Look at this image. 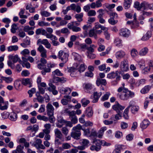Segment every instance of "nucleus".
Here are the masks:
<instances>
[{"label": "nucleus", "instance_id": "obj_1", "mask_svg": "<svg viewBox=\"0 0 153 153\" xmlns=\"http://www.w3.org/2000/svg\"><path fill=\"white\" fill-rule=\"evenodd\" d=\"M41 44L44 45L45 47L48 49H49L51 48V44L48 42V40L46 39L42 40L41 39H39L37 41V44L39 45L37 50L40 53L41 56L43 58H47V51L44 47L41 45Z\"/></svg>", "mask_w": 153, "mask_h": 153}, {"label": "nucleus", "instance_id": "obj_2", "mask_svg": "<svg viewBox=\"0 0 153 153\" xmlns=\"http://www.w3.org/2000/svg\"><path fill=\"white\" fill-rule=\"evenodd\" d=\"M132 101H130L129 102V105L125 109V119L128 120L129 119L128 113L129 109L130 107L131 108V111L133 114H135L138 111L139 108L137 106H132Z\"/></svg>", "mask_w": 153, "mask_h": 153}, {"label": "nucleus", "instance_id": "obj_3", "mask_svg": "<svg viewBox=\"0 0 153 153\" xmlns=\"http://www.w3.org/2000/svg\"><path fill=\"white\" fill-rule=\"evenodd\" d=\"M76 63L74 64V66H76V68H74V67H71L70 69V71L71 72V75L72 76H75L74 75V73H76L77 72L79 71V72H83L86 68V66H85L84 64H82L80 65L79 67L77 68L78 66L77 65Z\"/></svg>", "mask_w": 153, "mask_h": 153}, {"label": "nucleus", "instance_id": "obj_4", "mask_svg": "<svg viewBox=\"0 0 153 153\" xmlns=\"http://www.w3.org/2000/svg\"><path fill=\"white\" fill-rule=\"evenodd\" d=\"M58 56L59 59L64 63H66L68 61L69 54L61 50L58 53Z\"/></svg>", "mask_w": 153, "mask_h": 153}, {"label": "nucleus", "instance_id": "obj_5", "mask_svg": "<svg viewBox=\"0 0 153 153\" xmlns=\"http://www.w3.org/2000/svg\"><path fill=\"white\" fill-rule=\"evenodd\" d=\"M94 29L95 30L97 33L100 34L102 32V30H108V28L102 26L98 22H96L95 24V26L93 27Z\"/></svg>", "mask_w": 153, "mask_h": 153}, {"label": "nucleus", "instance_id": "obj_6", "mask_svg": "<svg viewBox=\"0 0 153 153\" xmlns=\"http://www.w3.org/2000/svg\"><path fill=\"white\" fill-rule=\"evenodd\" d=\"M47 114L48 116H53L54 115V108L50 103H48L46 106Z\"/></svg>", "mask_w": 153, "mask_h": 153}, {"label": "nucleus", "instance_id": "obj_7", "mask_svg": "<svg viewBox=\"0 0 153 153\" xmlns=\"http://www.w3.org/2000/svg\"><path fill=\"white\" fill-rule=\"evenodd\" d=\"M69 10H72L75 11L77 13H79L81 12V8L80 7L79 5H76L75 4H72L70 6L67 7Z\"/></svg>", "mask_w": 153, "mask_h": 153}, {"label": "nucleus", "instance_id": "obj_8", "mask_svg": "<svg viewBox=\"0 0 153 153\" xmlns=\"http://www.w3.org/2000/svg\"><path fill=\"white\" fill-rule=\"evenodd\" d=\"M141 8H143L144 10H145L149 9L150 10H153V5L149 4L148 2L146 1H144L141 3Z\"/></svg>", "mask_w": 153, "mask_h": 153}, {"label": "nucleus", "instance_id": "obj_9", "mask_svg": "<svg viewBox=\"0 0 153 153\" xmlns=\"http://www.w3.org/2000/svg\"><path fill=\"white\" fill-rule=\"evenodd\" d=\"M134 96V92L129 90L127 88H125V100L132 98Z\"/></svg>", "mask_w": 153, "mask_h": 153}, {"label": "nucleus", "instance_id": "obj_10", "mask_svg": "<svg viewBox=\"0 0 153 153\" xmlns=\"http://www.w3.org/2000/svg\"><path fill=\"white\" fill-rule=\"evenodd\" d=\"M118 71H116L115 72H112L107 75V77L108 78L112 79L115 78L117 76L116 80H119L120 79V77L118 75Z\"/></svg>", "mask_w": 153, "mask_h": 153}, {"label": "nucleus", "instance_id": "obj_11", "mask_svg": "<svg viewBox=\"0 0 153 153\" xmlns=\"http://www.w3.org/2000/svg\"><path fill=\"white\" fill-rule=\"evenodd\" d=\"M124 108V107L120 105L117 101L115 102V104L112 106V108L117 113L120 112V111L123 110Z\"/></svg>", "mask_w": 153, "mask_h": 153}, {"label": "nucleus", "instance_id": "obj_12", "mask_svg": "<svg viewBox=\"0 0 153 153\" xmlns=\"http://www.w3.org/2000/svg\"><path fill=\"white\" fill-rule=\"evenodd\" d=\"M49 87L48 88V90L50 92H52V94L56 95L57 94L58 91L56 90V86L53 85L51 83H49L48 84Z\"/></svg>", "mask_w": 153, "mask_h": 153}, {"label": "nucleus", "instance_id": "obj_13", "mask_svg": "<svg viewBox=\"0 0 153 153\" xmlns=\"http://www.w3.org/2000/svg\"><path fill=\"white\" fill-rule=\"evenodd\" d=\"M81 134L80 131H72L71 133V136L74 139L78 140L79 139Z\"/></svg>", "mask_w": 153, "mask_h": 153}, {"label": "nucleus", "instance_id": "obj_14", "mask_svg": "<svg viewBox=\"0 0 153 153\" xmlns=\"http://www.w3.org/2000/svg\"><path fill=\"white\" fill-rule=\"evenodd\" d=\"M72 89L69 88H61L59 89V91L62 94H69L71 92Z\"/></svg>", "mask_w": 153, "mask_h": 153}, {"label": "nucleus", "instance_id": "obj_15", "mask_svg": "<svg viewBox=\"0 0 153 153\" xmlns=\"http://www.w3.org/2000/svg\"><path fill=\"white\" fill-rule=\"evenodd\" d=\"M102 94V92L98 93L97 92H95L94 93V99L93 100V103H96L97 102L99 98Z\"/></svg>", "mask_w": 153, "mask_h": 153}, {"label": "nucleus", "instance_id": "obj_16", "mask_svg": "<svg viewBox=\"0 0 153 153\" xmlns=\"http://www.w3.org/2000/svg\"><path fill=\"white\" fill-rule=\"evenodd\" d=\"M120 70L119 73L123 76V79H124V61H122L120 65Z\"/></svg>", "mask_w": 153, "mask_h": 153}, {"label": "nucleus", "instance_id": "obj_17", "mask_svg": "<svg viewBox=\"0 0 153 153\" xmlns=\"http://www.w3.org/2000/svg\"><path fill=\"white\" fill-rule=\"evenodd\" d=\"M96 84L98 86H99L100 85H105L107 82L106 80L105 79L98 78L96 81Z\"/></svg>", "mask_w": 153, "mask_h": 153}, {"label": "nucleus", "instance_id": "obj_18", "mask_svg": "<svg viewBox=\"0 0 153 153\" xmlns=\"http://www.w3.org/2000/svg\"><path fill=\"white\" fill-rule=\"evenodd\" d=\"M85 113L88 117H91L93 115V111L92 107H89L87 108L85 111Z\"/></svg>", "mask_w": 153, "mask_h": 153}, {"label": "nucleus", "instance_id": "obj_19", "mask_svg": "<svg viewBox=\"0 0 153 153\" xmlns=\"http://www.w3.org/2000/svg\"><path fill=\"white\" fill-rule=\"evenodd\" d=\"M24 148L23 145H19L17 146L16 150L12 151V153H24L22 150Z\"/></svg>", "mask_w": 153, "mask_h": 153}, {"label": "nucleus", "instance_id": "obj_20", "mask_svg": "<svg viewBox=\"0 0 153 153\" xmlns=\"http://www.w3.org/2000/svg\"><path fill=\"white\" fill-rule=\"evenodd\" d=\"M55 137L58 138L61 140L62 139V134L61 131L58 128H56L54 131Z\"/></svg>", "mask_w": 153, "mask_h": 153}, {"label": "nucleus", "instance_id": "obj_21", "mask_svg": "<svg viewBox=\"0 0 153 153\" xmlns=\"http://www.w3.org/2000/svg\"><path fill=\"white\" fill-rule=\"evenodd\" d=\"M150 122L148 120H144L140 124L141 128L144 129L146 128L149 125Z\"/></svg>", "mask_w": 153, "mask_h": 153}, {"label": "nucleus", "instance_id": "obj_22", "mask_svg": "<svg viewBox=\"0 0 153 153\" xmlns=\"http://www.w3.org/2000/svg\"><path fill=\"white\" fill-rule=\"evenodd\" d=\"M72 54L74 57V59L75 60L79 62V63H81L82 62V59L78 54L75 52H74L72 53Z\"/></svg>", "mask_w": 153, "mask_h": 153}, {"label": "nucleus", "instance_id": "obj_23", "mask_svg": "<svg viewBox=\"0 0 153 153\" xmlns=\"http://www.w3.org/2000/svg\"><path fill=\"white\" fill-rule=\"evenodd\" d=\"M95 30L93 29H92L91 30H89V36L90 37H94V39H97V36L96 32H95Z\"/></svg>", "mask_w": 153, "mask_h": 153}, {"label": "nucleus", "instance_id": "obj_24", "mask_svg": "<svg viewBox=\"0 0 153 153\" xmlns=\"http://www.w3.org/2000/svg\"><path fill=\"white\" fill-rule=\"evenodd\" d=\"M124 56V53L123 51H120L117 52L115 54L116 57L117 59H120L123 58Z\"/></svg>", "mask_w": 153, "mask_h": 153}, {"label": "nucleus", "instance_id": "obj_25", "mask_svg": "<svg viewBox=\"0 0 153 153\" xmlns=\"http://www.w3.org/2000/svg\"><path fill=\"white\" fill-rule=\"evenodd\" d=\"M152 34L151 32L148 31L146 34L142 37L141 40L143 41L147 40L152 36Z\"/></svg>", "mask_w": 153, "mask_h": 153}, {"label": "nucleus", "instance_id": "obj_26", "mask_svg": "<svg viewBox=\"0 0 153 153\" xmlns=\"http://www.w3.org/2000/svg\"><path fill=\"white\" fill-rule=\"evenodd\" d=\"M151 88V86L149 85H146L141 89L140 92L141 93L143 94L147 93L149 91Z\"/></svg>", "mask_w": 153, "mask_h": 153}, {"label": "nucleus", "instance_id": "obj_27", "mask_svg": "<svg viewBox=\"0 0 153 153\" xmlns=\"http://www.w3.org/2000/svg\"><path fill=\"white\" fill-rule=\"evenodd\" d=\"M9 59H11L13 63H16L19 59V56L17 55L13 56L12 55H10L8 56Z\"/></svg>", "mask_w": 153, "mask_h": 153}, {"label": "nucleus", "instance_id": "obj_28", "mask_svg": "<svg viewBox=\"0 0 153 153\" xmlns=\"http://www.w3.org/2000/svg\"><path fill=\"white\" fill-rule=\"evenodd\" d=\"M22 84L24 85H28L29 87H32V83L30 81V80L28 78L25 79H23L22 82Z\"/></svg>", "mask_w": 153, "mask_h": 153}, {"label": "nucleus", "instance_id": "obj_29", "mask_svg": "<svg viewBox=\"0 0 153 153\" xmlns=\"http://www.w3.org/2000/svg\"><path fill=\"white\" fill-rule=\"evenodd\" d=\"M9 119L12 121H14L16 120L17 118V114L14 112H11L9 114Z\"/></svg>", "mask_w": 153, "mask_h": 153}, {"label": "nucleus", "instance_id": "obj_30", "mask_svg": "<svg viewBox=\"0 0 153 153\" xmlns=\"http://www.w3.org/2000/svg\"><path fill=\"white\" fill-rule=\"evenodd\" d=\"M148 49L146 47H145L140 51L139 54L140 56H144L148 52Z\"/></svg>", "mask_w": 153, "mask_h": 153}, {"label": "nucleus", "instance_id": "obj_31", "mask_svg": "<svg viewBox=\"0 0 153 153\" xmlns=\"http://www.w3.org/2000/svg\"><path fill=\"white\" fill-rule=\"evenodd\" d=\"M80 143L81 144L86 147L88 146V145L89 143V141L87 139H82L80 140Z\"/></svg>", "mask_w": 153, "mask_h": 153}, {"label": "nucleus", "instance_id": "obj_32", "mask_svg": "<svg viewBox=\"0 0 153 153\" xmlns=\"http://www.w3.org/2000/svg\"><path fill=\"white\" fill-rule=\"evenodd\" d=\"M146 80L144 79H142L138 80L135 84L137 86H139L140 85H143L146 83Z\"/></svg>", "mask_w": 153, "mask_h": 153}, {"label": "nucleus", "instance_id": "obj_33", "mask_svg": "<svg viewBox=\"0 0 153 153\" xmlns=\"http://www.w3.org/2000/svg\"><path fill=\"white\" fill-rule=\"evenodd\" d=\"M19 49L18 46L17 45H12L9 46L7 48L8 51H17Z\"/></svg>", "mask_w": 153, "mask_h": 153}, {"label": "nucleus", "instance_id": "obj_34", "mask_svg": "<svg viewBox=\"0 0 153 153\" xmlns=\"http://www.w3.org/2000/svg\"><path fill=\"white\" fill-rule=\"evenodd\" d=\"M93 142L95 143V146L96 147H98L99 150L100 151L101 149V144L100 143V140H94Z\"/></svg>", "mask_w": 153, "mask_h": 153}, {"label": "nucleus", "instance_id": "obj_35", "mask_svg": "<svg viewBox=\"0 0 153 153\" xmlns=\"http://www.w3.org/2000/svg\"><path fill=\"white\" fill-rule=\"evenodd\" d=\"M25 10L21 9L19 13V15L21 19H27V16L25 15H24Z\"/></svg>", "mask_w": 153, "mask_h": 153}, {"label": "nucleus", "instance_id": "obj_36", "mask_svg": "<svg viewBox=\"0 0 153 153\" xmlns=\"http://www.w3.org/2000/svg\"><path fill=\"white\" fill-rule=\"evenodd\" d=\"M111 94L110 92H107L101 98V100L102 101H105L106 100H107L109 96H110Z\"/></svg>", "mask_w": 153, "mask_h": 153}, {"label": "nucleus", "instance_id": "obj_37", "mask_svg": "<svg viewBox=\"0 0 153 153\" xmlns=\"http://www.w3.org/2000/svg\"><path fill=\"white\" fill-rule=\"evenodd\" d=\"M132 2V0H125V9H128L130 7Z\"/></svg>", "mask_w": 153, "mask_h": 153}, {"label": "nucleus", "instance_id": "obj_38", "mask_svg": "<svg viewBox=\"0 0 153 153\" xmlns=\"http://www.w3.org/2000/svg\"><path fill=\"white\" fill-rule=\"evenodd\" d=\"M82 126L80 124H78L76 126L73 128L72 131H80V130L81 129L82 130Z\"/></svg>", "mask_w": 153, "mask_h": 153}, {"label": "nucleus", "instance_id": "obj_39", "mask_svg": "<svg viewBox=\"0 0 153 153\" xmlns=\"http://www.w3.org/2000/svg\"><path fill=\"white\" fill-rule=\"evenodd\" d=\"M37 118L39 120H42L45 121H47L48 120V118L47 117L45 116H42L40 115H38L37 116Z\"/></svg>", "mask_w": 153, "mask_h": 153}, {"label": "nucleus", "instance_id": "obj_40", "mask_svg": "<svg viewBox=\"0 0 153 153\" xmlns=\"http://www.w3.org/2000/svg\"><path fill=\"white\" fill-rule=\"evenodd\" d=\"M114 43L117 46L119 47L122 45V40L118 38H117L115 39Z\"/></svg>", "mask_w": 153, "mask_h": 153}, {"label": "nucleus", "instance_id": "obj_41", "mask_svg": "<svg viewBox=\"0 0 153 153\" xmlns=\"http://www.w3.org/2000/svg\"><path fill=\"white\" fill-rule=\"evenodd\" d=\"M83 16V13H82L79 14H77L75 15V17L76 18L78 21L79 22L82 21V18Z\"/></svg>", "mask_w": 153, "mask_h": 153}, {"label": "nucleus", "instance_id": "obj_42", "mask_svg": "<svg viewBox=\"0 0 153 153\" xmlns=\"http://www.w3.org/2000/svg\"><path fill=\"white\" fill-rule=\"evenodd\" d=\"M87 46L85 44L81 43L78 49L82 51H85L86 49Z\"/></svg>", "mask_w": 153, "mask_h": 153}, {"label": "nucleus", "instance_id": "obj_43", "mask_svg": "<svg viewBox=\"0 0 153 153\" xmlns=\"http://www.w3.org/2000/svg\"><path fill=\"white\" fill-rule=\"evenodd\" d=\"M30 52L29 50L27 49H25L20 52V54L22 55L25 56L29 54Z\"/></svg>", "mask_w": 153, "mask_h": 153}, {"label": "nucleus", "instance_id": "obj_44", "mask_svg": "<svg viewBox=\"0 0 153 153\" xmlns=\"http://www.w3.org/2000/svg\"><path fill=\"white\" fill-rule=\"evenodd\" d=\"M2 79L6 83H10L13 81V78L10 77H3Z\"/></svg>", "mask_w": 153, "mask_h": 153}, {"label": "nucleus", "instance_id": "obj_45", "mask_svg": "<svg viewBox=\"0 0 153 153\" xmlns=\"http://www.w3.org/2000/svg\"><path fill=\"white\" fill-rule=\"evenodd\" d=\"M141 4L138 1H136L134 3V7L136 8L137 10H140L141 9Z\"/></svg>", "mask_w": 153, "mask_h": 153}, {"label": "nucleus", "instance_id": "obj_46", "mask_svg": "<svg viewBox=\"0 0 153 153\" xmlns=\"http://www.w3.org/2000/svg\"><path fill=\"white\" fill-rule=\"evenodd\" d=\"M110 17V18L108 20V22L110 24L112 25H114L117 23L118 21L117 20H114V19L112 17Z\"/></svg>", "mask_w": 153, "mask_h": 153}, {"label": "nucleus", "instance_id": "obj_47", "mask_svg": "<svg viewBox=\"0 0 153 153\" xmlns=\"http://www.w3.org/2000/svg\"><path fill=\"white\" fill-rule=\"evenodd\" d=\"M82 105L84 107L86 106L89 103L90 101L89 100H87L85 98L83 99L81 101Z\"/></svg>", "mask_w": 153, "mask_h": 153}, {"label": "nucleus", "instance_id": "obj_48", "mask_svg": "<svg viewBox=\"0 0 153 153\" xmlns=\"http://www.w3.org/2000/svg\"><path fill=\"white\" fill-rule=\"evenodd\" d=\"M18 29L17 26L15 24H13L11 26V31L13 33H15L16 30Z\"/></svg>", "mask_w": 153, "mask_h": 153}, {"label": "nucleus", "instance_id": "obj_49", "mask_svg": "<svg viewBox=\"0 0 153 153\" xmlns=\"http://www.w3.org/2000/svg\"><path fill=\"white\" fill-rule=\"evenodd\" d=\"M53 75H56L57 76H63L62 73L58 69H56L53 72Z\"/></svg>", "mask_w": 153, "mask_h": 153}, {"label": "nucleus", "instance_id": "obj_50", "mask_svg": "<svg viewBox=\"0 0 153 153\" xmlns=\"http://www.w3.org/2000/svg\"><path fill=\"white\" fill-rule=\"evenodd\" d=\"M14 86L16 89L19 88L21 85V82L19 80H16L14 82Z\"/></svg>", "mask_w": 153, "mask_h": 153}, {"label": "nucleus", "instance_id": "obj_51", "mask_svg": "<svg viewBox=\"0 0 153 153\" xmlns=\"http://www.w3.org/2000/svg\"><path fill=\"white\" fill-rule=\"evenodd\" d=\"M123 146L121 145H118L117 148L114 150L112 153H120V150Z\"/></svg>", "mask_w": 153, "mask_h": 153}, {"label": "nucleus", "instance_id": "obj_52", "mask_svg": "<svg viewBox=\"0 0 153 153\" xmlns=\"http://www.w3.org/2000/svg\"><path fill=\"white\" fill-rule=\"evenodd\" d=\"M62 133L65 136H67L69 132V130L66 127H64L62 128L61 129Z\"/></svg>", "mask_w": 153, "mask_h": 153}, {"label": "nucleus", "instance_id": "obj_53", "mask_svg": "<svg viewBox=\"0 0 153 153\" xmlns=\"http://www.w3.org/2000/svg\"><path fill=\"white\" fill-rule=\"evenodd\" d=\"M38 25L41 27H43L44 26H50V24L48 22H45L44 21H41L38 22Z\"/></svg>", "mask_w": 153, "mask_h": 153}, {"label": "nucleus", "instance_id": "obj_54", "mask_svg": "<svg viewBox=\"0 0 153 153\" xmlns=\"http://www.w3.org/2000/svg\"><path fill=\"white\" fill-rule=\"evenodd\" d=\"M36 92V88H32L30 90L28 91V93L29 94V96L30 97H31L33 96V94L35 93Z\"/></svg>", "mask_w": 153, "mask_h": 153}, {"label": "nucleus", "instance_id": "obj_55", "mask_svg": "<svg viewBox=\"0 0 153 153\" xmlns=\"http://www.w3.org/2000/svg\"><path fill=\"white\" fill-rule=\"evenodd\" d=\"M123 136V134L122 132L119 131H116L115 133V136L117 138H120Z\"/></svg>", "mask_w": 153, "mask_h": 153}, {"label": "nucleus", "instance_id": "obj_56", "mask_svg": "<svg viewBox=\"0 0 153 153\" xmlns=\"http://www.w3.org/2000/svg\"><path fill=\"white\" fill-rule=\"evenodd\" d=\"M96 12L94 10H89L88 13V15L89 16H95L96 15Z\"/></svg>", "mask_w": 153, "mask_h": 153}, {"label": "nucleus", "instance_id": "obj_57", "mask_svg": "<svg viewBox=\"0 0 153 153\" xmlns=\"http://www.w3.org/2000/svg\"><path fill=\"white\" fill-rule=\"evenodd\" d=\"M62 147L64 149H68L71 148L70 145L68 143H64L62 144Z\"/></svg>", "mask_w": 153, "mask_h": 153}, {"label": "nucleus", "instance_id": "obj_58", "mask_svg": "<svg viewBox=\"0 0 153 153\" xmlns=\"http://www.w3.org/2000/svg\"><path fill=\"white\" fill-rule=\"evenodd\" d=\"M40 13L42 16L46 17H48L51 15V13H50L45 11H43L41 12Z\"/></svg>", "mask_w": 153, "mask_h": 153}, {"label": "nucleus", "instance_id": "obj_59", "mask_svg": "<svg viewBox=\"0 0 153 153\" xmlns=\"http://www.w3.org/2000/svg\"><path fill=\"white\" fill-rule=\"evenodd\" d=\"M138 52L135 49H133L131 50V54L132 57H135L137 54Z\"/></svg>", "mask_w": 153, "mask_h": 153}, {"label": "nucleus", "instance_id": "obj_60", "mask_svg": "<svg viewBox=\"0 0 153 153\" xmlns=\"http://www.w3.org/2000/svg\"><path fill=\"white\" fill-rule=\"evenodd\" d=\"M78 152V150L77 149H72L71 150L66 151L64 152L65 153H66V152H67V153H76Z\"/></svg>", "mask_w": 153, "mask_h": 153}, {"label": "nucleus", "instance_id": "obj_61", "mask_svg": "<svg viewBox=\"0 0 153 153\" xmlns=\"http://www.w3.org/2000/svg\"><path fill=\"white\" fill-rule=\"evenodd\" d=\"M20 63L22 64V66L23 67H25L27 68H30V63L28 62H23L22 61H21Z\"/></svg>", "mask_w": 153, "mask_h": 153}, {"label": "nucleus", "instance_id": "obj_62", "mask_svg": "<svg viewBox=\"0 0 153 153\" xmlns=\"http://www.w3.org/2000/svg\"><path fill=\"white\" fill-rule=\"evenodd\" d=\"M57 121L59 123H61L63 125L64 124H65L66 120H64L63 118L61 117H58L57 119Z\"/></svg>", "mask_w": 153, "mask_h": 153}, {"label": "nucleus", "instance_id": "obj_63", "mask_svg": "<svg viewBox=\"0 0 153 153\" xmlns=\"http://www.w3.org/2000/svg\"><path fill=\"white\" fill-rule=\"evenodd\" d=\"M88 55L87 57L91 59H94L96 57V55L92 53H90L89 52H87Z\"/></svg>", "mask_w": 153, "mask_h": 153}, {"label": "nucleus", "instance_id": "obj_64", "mask_svg": "<svg viewBox=\"0 0 153 153\" xmlns=\"http://www.w3.org/2000/svg\"><path fill=\"white\" fill-rule=\"evenodd\" d=\"M134 137V135L132 134H130L127 135L126 137V139L128 141L132 140Z\"/></svg>", "mask_w": 153, "mask_h": 153}]
</instances>
